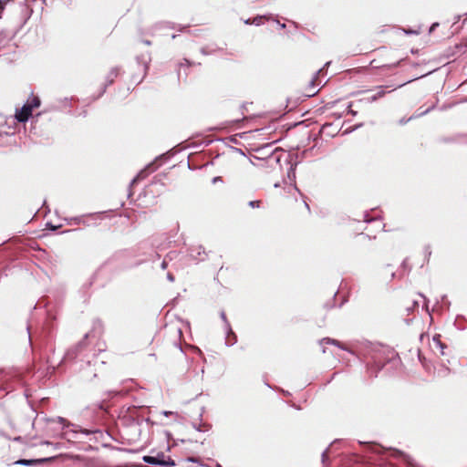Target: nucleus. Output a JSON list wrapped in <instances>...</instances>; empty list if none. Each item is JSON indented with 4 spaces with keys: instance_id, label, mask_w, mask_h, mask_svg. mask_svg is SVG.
<instances>
[{
    "instance_id": "nucleus-1",
    "label": "nucleus",
    "mask_w": 467,
    "mask_h": 467,
    "mask_svg": "<svg viewBox=\"0 0 467 467\" xmlns=\"http://www.w3.org/2000/svg\"><path fill=\"white\" fill-rule=\"evenodd\" d=\"M143 462L150 465H160L163 467H173L175 462L163 452H159L155 456L146 455L142 458Z\"/></svg>"
},
{
    "instance_id": "nucleus-2",
    "label": "nucleus",
    "mask_w": 467,
    "mask_h": 467,
    "mask_svg": "<svg viewBox=\"0 0 467 467\" xmlns=\"http://www.w3.org/2000/svg\"><path fill=\"white\" fill-rule=\"evenodd\" d=\"M220 317H221L222 320L224 322V325H225V331H226V334H227V336H226V344L228 346H232V345H234L236 342V336L234 335V333L233 332V330L231 328V325H230V323L227 320V317H226V315H225L224 311H221Z\"/></svg>"
},
{
    "instance_id": "nucleus-3",
    "label": "nucleus",
    "mask_w": 467,
    "mask_h": 467,
    "mask_svg": "<svg viewBox=\"0 0 467 467\" xmlns=\"http://www.w3.org/2000/svg\"><path fill=\"white\" fill-rule=\"evenodd\" d=\"M33 109L29 104H25L19 111L16 112V118L19 122H26L31 115Z\"/></svg>"
},
{
    "instance_id": "nucleus-4",
    "label": "nucleus",
    "mask_w": 467,
    "mask_h": 467,
    "mask_svg": "<svg viewBox=\"0 0 467 467\" xmlns=\"http://www.w3.org/2000/svg\"><path fill=\"white\" fill-rule=\"evenodd\" d=\"M51 459L52 458H44V459H39V460L21 459V460L16 461L15 463L18 464V465L31 466V465H35L36 463H40V462L50 461Z\"/></svg>"
},
{
    "instance_id": "nucleus-5",
    "label": "nucleus",
    "mask_w": 467,
    "mask_h": 467,
    "mask_svg": "<svg viewBox=\"0 0 467 467\" xmlns=\"http://www.w3.org/2000/svg\"><path fill=\"white\" fill-rule=\"evenodd\" d=\"M265 19H268V16H256L253 19V21H251L250 19H247L244 21V23L247 25L254 24L255 26H260L263 23V20H265Z\"/></svg>"
},
{
    "instance_id": "nucleus-6",
    "label": "nucleus",
    "mask_w": 467,
    "mask_h": 467,
    "mask_svg": "<svg viewBox=\"0 0 467 467\" xmlns=\"http://www.w3.org/2000/svg\"><path fill=\"white\" fill-rule=\"evenodd\" d=\"M176 256V253L175 252H170L164 258V260L162 261L161 265V269H166L167 266H168V260H172L174 257Z\"/></svg>"
},
{
    "instance_id": "nucleus-7",
    "label": "nucleus",
    "mask_w": 467,
    "mask_h": 467,
    "mask_svg": "<svg viewBox=\"0 0 467 467\" xmlns=\"http://www.w3.org/2000/svg\"><path fill=\"white\" fill-rule=\"evenodd\" d=\"M118 74L119 69L117 67L112 68L107 76V82L109 84H111L114 81V78L118 76Z\"/></svg>"
},
{
    "instance_id": "nucleus-8",
    "label": "nucleus",
    "mask_w": 467,
    "mask_h": 467,
    "mask_svg": "<svg viewBox=\"0 0 467 467\" xmlns=\"http://www.w3.org/2000/svg\"><path fill=\"white\" fill-rule=\"evenodd\" d=\"M379 91L369 99V101H376L378 99L382 98L385 95L386 92L384 90V88L379 87Z\"/></svg>"
},
{
    "instance_id": "nucleus-9",
    "label": "nucleus",
    "mask_w": 467,
    "mask_h": 467,
    "mask_svg": "<svg viewBox=\"0 0 467 467\" xmlns=\"http://www.w3.org/2000/svg\"><path fill=\"white\" fill-rule=\"evenodd\" d=\"M26 104H29V107L31 108V109H33L34 108H37L40 106V99L37 97H33L30 101H27Z\"/></svg>"
},
{
    "instance_id": "nucleus-10",
    "label": "nucleus",
    "mask_w": 467,
    "mask_h": 467,
    "mask_svg": "<svg viewBox=\"0 0 467 467\" xmlns=\"http://www.w3.org/2000/svg\"><path fill=\"white\" fill-rule=\"evenodd\" d=\"M202 254H204V251L202 249V247H199V248H198L197 254L195 255V254H191V256H192V258H194V259L199 260V261H203V260H204V258H205V256H204V255H202Z\"/></svg>"
},
{
    "instance_id": "nucleus-11",
    "label": "nucleus",
    "mask_w": 467,
    "mask_h": 467,
    "mask_svg": "<svg viewBox=\"0 0 467 467\" xmlns=\"http://www.w3.org/2000/svg\"><path fill=\"white\" fill-rule=\"evenodd\" d=\"M364 218H365V219H364V222H366V223L375 222V223H377L379 224V227H380V228H381V227L383 226V225H382V223H381V222L377 221V220H375V219H373V218H369L368 214H365Z\"/></svg>"
},
{
    "instance_id": "nucleus-12",
    "label": "nucleus",
    "mask_w": 467,
    "mask_h": 467,
    "mask_svg": "<svg viewBox=\"0 0 467 467\" xmlns=\"http://www.w3.org/2000/svg\"><path fill=\"white\" fill-rule=\"evenodd\" d=\"M10 0H0V18L2 17V14L5 10V4L9 2Z\"/></svg>"
},
{
    "instance_id": "nucleus-13",
    "label": "nucleus",
    "mask_w": 467,
    "mask_h": 467,
    "mask_svg": "<svg viewBox=\"0 0 467 467\" xmlns=\"http://www.w3.org/2000/svg\"><path fill=\"white\" fill-rule=\"evenodd\" d=\"M288 177L295 179L296 177V166L291 165L288 171Z\"/></svg>"
},
{
    "instance_id": "nucleus-14",
    "label": "nucleus",
    "mask_w": 467,
    "mask_h": 467,
    "mask_svg": "<svg viewBox=\"0 0 467 467\" xmlns=\"http://www.w3.org/2000/svg\"><path fill=\"white\" fill-rule=\"evenodd\" d=\"M323 343H327V344H338L337 341H336L335 339H331V338H323L321 341H320V344L322 345Z\"/></svg>"
},
{
    "instance_id": "nucleus-15",
    "label": "nucleus",
    "mask_w": 467,
    "mask_h": 467,
    "mask_svg": "<svg viewBox=\"0 0 467 467\" xmlns=\"http://www.w3.org/2000/svg\"><path fill=\"white\" fill-rule=\"evenodd\" d=\"M260 201H250L248 202V205L252 208H259L260 207Z\"/></svg>"
},
{
    "instance_id": "nucleus-16",
    "label": "nucleus",
    "mask_w": 467,
    "mask_h": 467,
    "mask_svg": "<svg viewBox=\"0 0 467 467\" xmlns=\"http://www.w3.org/2000/svg\"><path fill=\"white\" fill-rule=\"evenodd\" d=\"M144 177H145V171H141L137 175V177H136V178H134V179L132 180V182H132V183H134L137 180L142 179V178H144Z\"/></svg>"
},
{
    "instance_id": "nucleus-17",
    "label": "nucleus",
    "mask_w": 467,
    "mask_h": 467,
    "mask_svg": "<svg viewBox=\"0 0 467 467\" xmlns=\"http://www.w3.org/2000/svg\"><path fill=\"white\" fill-rule=\"evenodd\" d=\"M320 72H321V69H319V70L316 73L315 77L311 79V81H310V85H311L312 87H316L315 82H316V79L317 78V77H318V75H319V73H320Z\"/></svg>"
},
{
    "instance_id": "nucleus-18",
    "label": "nucleus",
    "mask_w": 467,
    "mask_h": 467,
    "mask_svg": "<svg viewBox=\"0 0 467 467\" xmlns=\"http://www.w3.org/2000/svg\"><path fill=\"white\" fill-rule=\"evenodd\" d=\"M327 451H328V449L324 451L323 453H322V462H323V464H325L327 460Z\"/></svg>"
},
{
    "instance_id": "nucleus-19",
    "label": "nucleus",
    "mask_w": 467,
    "mask_h": 467,
    "mask_svg": "<svg viewBox=\"0 0 467 467\" xmlns=\"http://www.w3.org/2000/svg\"><path fill=\"white\" fill-rule=\"evenodd\" d=\"M374 363L379 368H382L384 366V364L377 357L374 358Z\"/></svg>"
},
{
    "instance_id": "nucleus-20",
    "label": "nucleus",
    "mask_w": 467,
    "mask_h": 467,
    "mask_svg": "<svg viewBox=\"0 0 467 467\" xmlns=\"http://www.w3.org/2000/svg\"><path fill=\"white\" fill-rule=\"evenodd\" d=\"M192 65V62L186 58L183 59L182 62L180 63V67H182V66H191Z\"/></svg>"
},
{
    "instance_id": "nucleus-21",
    "label": "nucleus",
    "mask_w": 467,
    "mask_h": 467,
    "mask_svg": "<svg viewBox=\"0 0 467 467\" xmlns=\"http://www.w3.org/2000/svg\"><path fill=\"white\" fill-rule=\"evenodd\" d=\"M435 343H436L437 346H439L441 348V355H443L444 354L443 350H442L443 349V345L441 344V342L440 340H437Z\"/></svg>"
},
{
    "instance_id": "nucleus-22",
    "label": "nucleus",
    "mask_w": 467,
    "mask_h": 467,
    "mask_svg": "<svg viewBox=\"0 0 467 467\" xmlns=\"http://www.w3.org/2000/svg\"><path fill=\"white\" fill-rule=\"evenodd\" d=\"M167 279L170 281V282H173L174 281V276L171 273H168L167 274Z\"/></svg>"
},
{
    "instance_id": "nucleus-23",
    "label": "nucleus",
    "mask_w": 467,
    "mask_h": 467,
    "mask_svg": "<svg viewBox=\"0 0 467 467\" xmlns=\"http://www.w3.org/2000/svg\"><path fill=\"white\" fill-rule=\"evenodd\" d=\"M188 462H198L199 460L197 458H194V457H189L187 459Z\"/></svg>"
},
{
    "instance_id": "nucleus-24",
    "label": "nucleus",
    "mask_w": 467,
    "mask_h": 467,
    "mask_svg": "<svg viewBox=\"0 0 467 467\" xmlns=\"http://www.w3.org/2000/svg\"><path fill=\"white\" fill-rule=\"evenodd\" d=\"M425 254L426 255L430 256L431 254V247L430 246H427L425 248Z\"/></svg>"
},
{
    "instance_id": "nucleus-25",
    "label": "nucleus",
    "mask_w": 467,
    "mask_h": 467,
    "mask_svg": "<svg viewBox=\"0 0 467 467\" xmlns=\"http://www.w3.org/2000/svg\"><path fill=\"white\" fill-rule=\"evenodd\" d=\"M221 181H222V178H221V177H219V176L214 177V178L213 179V183L218 182H221Z\"/></svg>"
},
{
    "instance_id": "nucleus-26",
    "label": "nucleus",
    "mask_w": 467,
    "mask_h": 467,
    "mask_svg": "<svg viewBox=\"0 0 467 467\" xmlns=\"http://www.w3.org/2000/svg\"><path fill=\"white\" fill-rule=\"evenodd\" d=\"M83 348V342H79L77 347H76V349L78 350V349H81Z\"/></svg>"
},
{
    "instance_id": "nucleus-27",
    "label": "nucleus",
    "mask_w": 467,
    "mask_h": 467,
    "mask_svg": "<svg viewBox=\"0 0 467 467\" xmlns=\"http://www.w3.org/2000/svg\"><path fill=\"white\" fill-rule=\"evenodd\" d=\"M439 26V24H438V23H434V24H432V26H431L430 31L434 30V29H435V27H436V26Z\"/></svg>"
},
{
    "instance_id": "nucleus-28",
    "label": "nucleus",
    "mask_w": 467,
    "mask_h": 467,
    "mask_svg": "<svg viewBox=\"0 0 467 467\" xmlns=\"http://www.w3.org/2000/svg\"><path fill=\"white\" fill-rule=\"evenodd\" d=\"M271 158H272V159H275V161L276 162H278V161H279V160H280V159H279V157H278V156H276V155H275V154H274V155H272V157H271Z\"/></svg>"
},
{
    "instance_id": "nucleus-29",
    "label": "nucleus",
    "mask_w": 467,
    "mask_h": 467,
    "mask_svg": "<svg viewBox=\"0 0 467 467\" xmlns=\"http://www.w3.org/2000/svg\"><path fill=\"white\" fill-rule=\"evenodd\" d=\"M407 121H408L407 119H401L400 120V124L403 125V124L407 123Z\"/></svg>"
},
{
    "instance_id": "nucleus-30",
    "label": "nucleus",
    "mask_w": 467,
    "mask_h": 467,
    "mask_svg": "<svg viewBox=\"0 0 467 467\" xmlns=\"http://www.w3.org/2000/svg\"><path fill=\"white\" fill-rule=\"evenodd\" d=\"M276 22L280 26L281 28H285V24H281L278 21H276Z\"/></svg>"
},
{
    "instance_id": "nucleus-31",
    "label": "nucleus",
    "mask_w": 467,
    "mask_h": 467,
    "mask_svg": "<svg viewBox=\"0 0 467 467\" xmlns=\"http://www.w3.org/2000/svg\"><path fill=\"white\" fill-rule=\"evenodd\" d=\"M67 356L68 358H73V355H72L71 351L67 352Z\"/></svg>"
},
{
    "instance_id": "nucleus-32",
    "label": "nucleus",
    "mask_w": 467,
    "mask_h": 467,
    "mask_svg": "<svg viewBox=\"0 0 467 467\" xmlns=\"http://www.w3.org/2000/svg\"><path fill=\"white\" fill-rule=\"evenodd\" d=\"M172 412L171 411H164L163 414L168 416L169 414H171Z\"/></svg>"
},
{
    "instance_id": "nucleus-33",
    "label": "nucleus",
    "mask_w": 467,
    "mask_h": 467,
    "mask_svg": "<svg viewBox=\"0 0 467 467\" xmlns=\"http://www.w3.org/2000/svg\"><path fill=\"white\" fill-rule=\"evenodd\" d=\"M202 53L204 55L208 54V52H206L205 48H202Z\"/></svg>"
},
{
    "instance_id": "nucleus-34",
    "label": "nucleus",
    "mask_w": 467,
    "mask_h": 467,
    "mask_svg": "<svg viewBox=\"0 0 467 467\" xmlns=\"http://www.w3.org/2000/svg\"><path fill=\"white\" fill-rule=\"evenodd\" d=\"M194 428H195L197 431H202V430H201V428H200V427H196V425H194Z\"/></svg>"
},
{
    "instance_id": "nucleus-35",
    "label": "nucleus",
    "mask_w": 467,
    "mask_h": 467,
    "mask_svg": "<svg viewBox=\"0 0 467 467\" xmlns=\"http://www.w3.org/2000/svg\"><path fill=\"white\" fill-rule=\"evenodd\" d=\"M305 204H306V207L307 209H309L308 204H307L306 202H305Z\"/></svg>"
}]
</instances>
